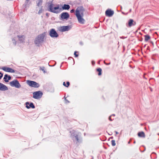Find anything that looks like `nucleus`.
<instances>
[{"label": "nucleus", "mask_w": 159, "mask_h": 159, "mask_svg": "<svg viewBox=\"0 0 159 159\" xmlns=\"http://www.w3.org/2000/svg\"><path fill=\"white\" fill-rule=\"evenodd\" d=\"M84 11V9L82 6L78 7L76 10L75 15L77 18L78 22L82 24H84L85 21V20L82 17Z\"/></svg>", "instance_id": "obj_1"}, {"label": "nucleus", "mask_w": 159, "mask_h": 159, "mask_svg": "<svg viewBox=\"0 0 159 159\" xmlns=\"http://www.w3.org/2000/svg\"><path fill=\"white\" fill-rule=\"evenodd\" d=\"M46 34L43 33L38 35L35 39L34 42V43L38 46L42 43L44 40V37L45 36Z\"/></svg>", "instance_id": "obj_2"}, {"label": "nucleus", "mask_w": 159, "mask_h": 159, "mask_svg": "<svg viewBox=\"0 0 159 159\" xmlns=\"http://www.w3.org/2000/svg\"><path fill=\"white\" fill-rule=\"evenodd\" d=\"M49 4H50L48 6V8L49 9L48 10L49 11L54 13H58V11H56V10L59 9V6H57V7H54V5L52 4V2L49 3Z\"/></svg>", "instance_id": "obj_3"}, {"label": "nucleus", "mask_w": 159, "mask_h": 159, "mask_svg": "<svg viewBox=\"0 0 159 159\" xmlns=\"http://www.w3.org/2000/svg\"><path fill=\"white\" fill-rule=\"evenodd\" d=\"M10 84L11 87H14L16 88H19L21 87L20 84L17 80H15L10 82Z\"/></svg>", "instance_id": "obj_4"}, {"label": "nucleus", "mask_w": 159, "mask_h": 159, "mask_svg": "<svg viewBox=\"0 0 159 159\" xmlns=\"http://www.w3.org/2000/svg\"><path fill=\"white\" fill-rule=\"evenodd\" d=\"M27 84L30 86L34 88H38L40 86L39 83L33 81L27 80Z\"/></svg>", "instance_id": "obj_5"}, {"label": "nucleus", "mask_w": 159, "mask_h": 159, "mask_svg": "<svg viewBox=\"0 0 159 159\" xmlns=\"http://www.w3.org/2000/svg\"><path fill=\"white\" fill-rule=\"evenodd\" d=\"M43 94V93L40 91L34 92L33 93V98L36 99H39L42 97Z\"/></svg>", "instance_id": "obj_6"}, {"label": "nucleus", "mask_w": 159, "mask_h": 159, "mask_svg": "<svg viewBox=\"0 0 159 159\" xmlns=\"http://www.w3.org/2000/svg\"><path fill=\"white\" fill-rule=\"evenodd\" d=\"M49 34V35L52 38H57L59 36L58 34L54 29H52L50 30Z\"/></svg>", "instance_id": "obj_7"}, {"label": "nucleus", "mask_w": 159, "mask_h": 159, "mask_svg": "<svg viewBox=\"0 0 159 159\" xmlns=\"http://www.w3.org/2000/svg\"><path fill=\"white\" fill-rule=\"evenodd\" d=\"M61 19L62 20H67L70 17V15L67 12H64L61 13L60 15Z\"/></svg>", "instance_id": "obj_8"}, {"label": "nucleus", "mask_w": 159, "mask_h": 159, "mask_svg": "<svg viewBox=\"0 0 159 159\" xmlns=\"http://www.w3.org/2000/svg\"><path fill=\"white\" fill-rule=\"evenodd\" d=\"M71 28V26L70 25L62 26L60 27L59 30L61 32H65L69 31Z\"/></svg>", "instance_id": "obj_9"}, {"label": "nucleus", "mask_w": 159, "mask_h": 159, "mask_svg": "<svg viewBox=\"0 0 159 159\" xmlns=\"http://www.w3.org/2000/svg\"><path fill=\"white\" fill-rule=\"evenodd\" d=\"M114 12L111 9H107L105 12V15L106 16L111 17L114 14Z\"/></svg>", "instance_id": "obj_10"}, {"label": "nucleus", "mask_w": 159, "mask_h": 159, "mask_svg": "<svg viewBox=\"0 0 159 159\" xmlns=\"http://www.w3.org/2000/svg\"><path fill=\"white\" fill-rule=\"evenodd\" d=\"M2 69L4 71L7 72L11 73H14L15 72V70H14L9 67H3Z\"/></svg>", "instance_id": "obj_11"}, {"label": "nucleus", "mask_w": 159, "mask_h": 159, "mask_svg": "<svg viewBox=\"0 0 159 159\" xmlns=\"http://www.w3.org/2000/svg\"><path fill=\"white\" fill-rule=\"evenodd\" d=\"M70 133H71V136L73 138L74 137H75L76 140L78 142H79V139L78 137V135L77 134H75V131L74 130H72V131H70Z\"/></svg>", "instance_id": "obj_12"}, {"label": "nucleus", "mask_w": 159, "mask_h": 159, "mask_svg": "<svg viewBox=\"0 0 159 159\" xmlns=\"http://www.w3.org/2000/svg\"><path fill=\"white\" fill-rule=\"evenodd\" d=\"M25 105L26 107L28 109L30 108H35V106L33 102L30 103L28 102H27L25 103Z\"/></svg>", "instance_id": "obj_13"}, {"label": "nucleus", "mask_w": 159, "mask_h": 159, "mask_svg": "<svg viewBox=\"0 0 159 159\" xmlns=\"http://www.w3.org/2000/svg\"><path fill=\"white\" fill-rule=\"evenodd\" d=\"M136 24V22L134 21L133 20L130 19L128 21V26L127 27H131L132 26L135 25Z\"/></svg>", "instance_id": "obj_14"}, {"label": "nucleus", "mask_w": 159, "mask_h": 159, "mask_svg": "<svg viewBox=\"0 0 159 159\" xmlns=\"http://www.w3.org/2000/svg\"><path fill=\"white\" fill-rule=\"evenodd\" d=\"M8 90V88L6 86L0 83V90L4 91Z\"/></svg>", "instance_id": "obj_15"}, {"label": "nucleus", "mask_w": 159, "mask_h": 159, "mask_svg": "<svg viewBox=\"0 0 159 159\" xmlns=\"http://www.w3.org/2000/svg\"><path fill=\"white\" fill-rule=\"evenodd\" d=\"M17 36L20 43H22L24 42L25 38L24 35H18Z\"/></svg>", "instance_id": "obj_16"}, {"label": "nucleus", "mask_w": 159, "mask_h": 159, "mask_svg": "<svg viewBox=\"0 0 159 159\" xmlns=\"http://www.w3.org/2000/svg\"><path fill=\"white\" fill-rule=\"evenodd\" d=\"M70 8V6L68 4H64L62 7V8L63 10H68Z\"/></svg>", "instance_id": "obj_17"}, {"label": "nucleus", "mask_w": 159, "mask_h": 159, "mask_svg": "<svg viewBox=\"0 0 159 159\" xmlns=\"http://www.w3.org/2000/svg\"><path fill=\"white\" fill-rule=\"evenodd\" d=\"M138 135L139 137H140L145 138V136L144 133L143 131L139 132Z\"/></svg>", "instance_id": "obj_18"}, {"label": "nucleus", "mask_w": 159, "mask_h": 159, "mask_svg": "<svg viewBox=\"0 0 159 159\" xmlns=\"http://www.w3.org/2000/svg\"><path fill=\"white\" fill-rule=\"evenodd\" d=\"M37 6L38 7H40L41 6L43 3V0H38L36 2Z\"/></svg>", "instance_id": "obj_19"}, {"label": "nucleus", "mask_w": 159, "mask_h": 159, "mask_svg": "<svg viewBox=\"0 0 159 159\" xmlns=\"http://www.w3.org/2000/svg\"><path fill=\"white\" fill-rule=\"evenodd\" d=\"M145 37V41H147L148 40L150 39V36L148 35H146L144 36Z\"/></svg>", "instance_id": "obj_20"}, {"label": "nucleus", "mask_w": 159, "mask_h": 159, "mask_svg": "<svg viewBox=\"0 0 159 159\" xmlns=\"http://www.w3.org/2000/svg\"><path fill=\"white\" fill-rule=\"evenodd\" d=\"M97 71L98 72V75H102V69L100 68H98L97 69Z\"/></svg>", "instance_id": "obj_21"}, {"label": "nucleus", "mask_w": 159, "mask_h": 159, "mask_svg": "<svg viewBox=\"0 0 159 159\" xmlns=\"http://www.w3.org/2000/svg\"><path fill=\"white\" fill-rule=\"evenodd\" d=\"M7 77H8V75L7 74H6L4 75V77L3 78V79L4 80V81L6 82H8V80H7V79H8Z\"/></svg>", "instance_id": "obj_22"}, {"label": "nucleus", "mask_w": 159, "mask_h": 159, "mask_svg": "<svg viewBox=\"0 0 159 159\" xmlns=\"http://www.w3.org/2000/svg\"><path fill=\"white\" fill-rule=\"evenodd\" d=\"M111 145L113 146H114L116 145V143H115V141L114 140H112L111 141Z\"/></svg>", "instance_id": "obj_23"}, {"label": "nucleus", "mask_w": 159, "mask_h": 159, "mask_svg": "<svg viewBox=\"0 0 159 159\" xmlns=\"http://www.w3.org/2000/svg\"><path fill=\"white\" fill-rule=\"evenodd\" d=\"M43 11V9L41 8L39 11L38 12V14H40L41 13H42Z\"/></svg>", "instance_id": "obj_24"}, {"label": "nucleus", "mask_w": 159, "mask_h": 159, "mask_svg": "<svg viewBox=\"0 0 159 159\" xmlns=\"http://www.w3.org/2000/svg\"><path fill=\"white\" fill-rule=\"evenodd\" d=\"M115 116V114H112L111 115V116H110L109 117V120L111 121L112 120L111 119V117H112V116Z\"/></svg>", "instance_id": "obj_25"}, {"label": "nucleus", "mask_w": 159, "mask_h": 159, "mask_svg": "<svg viewBox=\"0 0 159 159\" xmlns=\"http://www.w3.org/2000/svg\"><path fill=\"white\" fill-rule=\"evenodd\" d=\"M12 41H13V44L14 45H16V42L15 41V40L14 39H12Z\"/></svg>", "instance_id": "obj_26"}, {"label": "nucleus", "mask_w": 159, "mask_h": 159, "mask_svg": "<svg viewBox=\"0 0 159 159\" xmlns=\"http://www.w3.org/2000/svg\"><path fill=\"white\" fill-rule=\"evenodd\" d=\"M76 52H77L76 51H75L74 52V55L75 56V57H77L78 56V55L76 54Z\"/></svg>", "instance_id": "obj_27"}, {"label": "nucleus", "mask_w": 159, "mask_h": 159, "mask_svg": "<svg viewBox=\"0 0 159 159\" xmlns=\"http://www.w3.org/2000/svg\"><path fill=\"white\" fill-rule=\"evenodd\" d=\"M70 82L68 81L66 82V87H68L70 85Z\"/></svg>", "instance_id": "obj_28"}, {"label": "nucleus", "mask_w": 159, "mask_h": 159, "mask_svg": "<svg viewBox=\"0 0 159 159\" xmlns=\"http://www.w3.org/2000/svg\"><path fill=\"white\" fill-rule=\"evenodd\" d=\"M7 78H8L7 80H8V82L9 80H10L11 79V77L10 75H8V77H7Z\"/></svg>", "instance_id": "obj_29"}, {"label": "nucleus", "mask_w": 159, "mask_h": 159, "mask_svg": "<svg viewBox=\"0 0 159 159\" xmlns=\"http://www.w3.org/2000/svg\"><path fill=\"white\" fill-rule=\"evenodd\" d=\"M41 70L43 71L44 73H45V71L44 70V67H43L42 68H41Z\"/></svg>", "instance_id": "obj_30"}, {"label": "nucleus", "mask_w": 159, "mask_h": 159, "mask_svg": "<svg viewBox=\"0 0 159 159\" xmlns=\"http://www.w3.org/2000/svg\"><path fill=\"white\" fill-rule=\"evenodd\" d=\"M104 63L105 65H110V63H110V62H109V63H106V62H105V61H104Z\"/></svg>", "instance_id": "obj_31"}, {"label": "nucleus", "mask_w": 159, "mask_h": 159, "mask_svg": "<svg viewBox=\"0 0 159 159\" xmlns=\"http://www.w3.org/2000/svg\"><path fill=\"white\" fill-rule=\"evenodd\" d=\"M74 11H75L73 9L70 10V12L71 13H73L74 12Z\"/></svg>", "instance_id": "obj_32"}, {"label": "nucleus", "mask_w": 159, "mask_h": 159, "mask_svg": "<svg viewBox=\"0 0 159 159\" xmlns=\"http://www.w3.org/2000/svg\"><path fill=\"white\" fill-rule=\"evenodd\" d=\"M95 63V62L94 61H92V64L93 65H94Z\"/></svg>", "instance_id": "obj_33"}, {"label": "nucleus", "mask_w": 159, "mask_h": 159, "mask_svg": "<svg viewBox=\"0 0 159 159\" xmlns=\"http://www.w3.org/2000/svg\"><path fill=\"white\" fill-rule=\"evenodd\" d=\"M126 38H127V37H125L124 36H122V37H120V38L121 39H124Z\"/></svg>", "instance_id": "obj_34"}, {"label": "nucleus", "mask_w": 159, "mask_h": 159, "mask_svg": "<svg viewBox=\"0 0 159 159\" xmlns=\"http://www.w3.org/2000/svg\"><path fill=\"white\" fill-rule=\"evenodd\" d=\"M63 85L64 86H65V87H66V83H65V82H63Z\"/></svg>", "instance_id": "obj_35"}, {"label": "nucleus", "mask_w": 159, "mask_h": 159, "mask_svg": "<svg viewBox=\"0 0 159 159\" xmlns=\"http://www.w3.org/2000/svg\"><path fill=\"white\" fill-rule=\"evenodd\" d=\"M80 45H83V43L81 41L80 42Z\"/></svg>", "instance_id": "obj_36"}, {"label": "nucleus", "mask_w": 159, "mask_h": 159, "mask_svg": "<svg viewBox=\"0 0 159 159\" xmlns=\"http://www.w3.org/2000/svg\"><path fill=\"white\" fill-rule=\"evenodd\" d=\"M3 75V74H2L1 75H0V79H1L2 78Z\"/></svg>", "instance_id": "obj_37"}, {"label": "nucleus", "mask_w": 159, "mask_h": 159, "mask_svg": "<svg viewBox=\"0 0 159 159\" xmlns=\"http://www.w3.org/2000/svg\"><path fill=\"white\" fill-rule=\"evenodd\" d=\"M65 100L67 102L69 103V102H69V101L68 100H67L66 99V98H65Z\"/></svg>", "instance_id": "obj_38"}, {"label": "nucleus", "mask_w": 159, "mask_h": 159, "mask_svg": "<svg viewBox=\"0 0 159 159\" xmlns=\"http://www.w3.org/2000/svg\"><path fill=\"white\" fill-rule=\"evenodd\" d=\"M30 0H26L25 1L26 3H27Z\"/></svg>", "instance_id": "obj_39"}, {"label": "nucleus", "mask_w": 159, "mask_h": 159, "mask_svg": "<svg viewBox=\"0 0 159 159\" xmlns=\"http://www.w3.org/2000/svg\"><path fill=\"white\" fill-rule=\"evenodd\" d=\"M115 132L116 134H118V133L117 131H115Z\"/></svg>", "instance_id": "obj_40"}, {"label": "nucleus", "mask_w": 159, "mask_h": 159, "mask_svg": "<svg viewBox=\"0 0 159 159\" xmlns=\"http://www.w3.org/2000/svg\"><path fill=\"white\" fill-rule=\"evenodd\" d=\"M46 15L47 16H48V13H46Z\"/></svg>", "instance_id": "obj_41"}, {"label": "nucleus", "mask_w": 159, "mask_h": 159, "mask_svg": "<svg viewBox=\"0 0 159 159\" xmlns=\"http://www.w3.org/2000/svg\"><path fill=\"white\" fill-rule=\"evenodd\" d=\"M131 9H130V10H129V12H131Z\"/></svg>", "instance_id": "obj_42"}, {"label": "nucleus", "mask_w": 159, "mask_h": 159, "mask_svg": "<svg viewBox=\"0 0 159 159\" xmlns=\"http://www.w3.org/2000/svg\"><path fill=\"white\" fill-rule=\"evenodd\" d=\"M73 59V58L72 57H69L68 59Z\"/></svg>", "instance_id": "obj_43"}, {"label": "nucleus", "mask_w": 159, "mask_h": 159, "mask_svg": "<svg viewBox=\"0 0 159 159\" xmlns=\"http://www.w3.org/2000/svg\"><path fill=\"white\" fill-rule=\"evenodd\" d=\"M100 61H98V64H100Z\"/></svg>", "instance_id": "obj_44"}, {"label": "nucleus", "mask_w": 159, "mask_h": 159, "mask_svg": "<svg viewBox=\"0 0 159 159\" xmlns=\"http://www.w3.org/2000/svg\"><path fill=\"white\" fill-rule=\"evenodd\" d=\"M128 143L129 144L130 143V141H129L128 142Z\"/></svg>", "instance_id": "obj_45"}, {"label": "nucleus", "mask_w": 159, "mask_h": 159, "mask_svg": "<svg viewBox=\"0 0 159 159\" xmlns=\"http://www.w3.org/2000/svg\"><path fill=\"white\" fill-rule=\"evenodd\" d=\"M2 74V73L1 72H0V75H1V74Z\"/></svg>", "instance_id": "obj_46"}, {"label": "nucleus", "mask_w": 159, "mask_h": 159, "mask_svg": "<svg viewBox=\"0 0 159 159\" xmlns=\"http://www.w3.org/2000/svg\"><path fill=\"white\" fill-rule=\"evenodd\" d=\"M113 137H111V139H113Z\"/></svg>", "instance_id": "obj_47"}, {"label": "nucleus", "mask_w": 159, "mask_h": 159, "mask_svg": "<svg viewBox=\"0 0 159 159\" xmlns=\"http://www.w3.org/2000/svg\"><path fill=\"white\" fill-rule=\"evenodd\" d=\"M134 143H135V141H134Z\"/></svg>", "instance_id": "obj_48"}, {"label": "nucleus", "mask_w": 159, "mask_h": 159, "mask_svg": "<svg viewBox=\"0 0 159 159\" xmlns=\"http://www.w3.org/2000/svg\"><path fill=\"white\" fill-rule=\"evenodd\" d=\"M122 13L123 14H124V12H122Z\"/></svg>", "instance_id": "obj_49"}, {"label": "nucleus", "mask_w": 159, "mask_h": 159, "mask_svg": "<svg viewBox=\"0 0 159 159\" xmlns=\"http://www.w3.org/2000/svg\"><path fill=\"white\" fill-rule=\"evenodd\" d=\"M158 140H159V139H158Z\"/></svg>", "instance_id": "obj_50"}]
</instances>
